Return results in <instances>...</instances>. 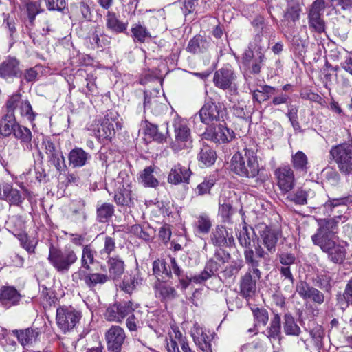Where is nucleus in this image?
Returning <instances> with one entry per match:
<instances>
[{
	"mask_svg": "<svg viewBox=\"0 0 352 352\" xmlns=\"http://www.w3.org/2000/svg\"><path fill=\"white\" fill-rule=\"evenodd\" d=\"M114 212L113 206L104 203L97 208V219L100 222H107Z\"/></svg>",
	"mask_w": 352,
	"mask_h": 352,
	"instance_id": "a18cd8bd",
	"label": "nucleus"
},
{
	"mask_svg": "<svg viewBox=\"0 0 352 352\" xmlns=\"http://www.w3.org/2000/svg\"><path fill=\"white\" fill-rule=\"evenodd\" d=\"M129 189L123 188L114 196L115 201L122 206H127L131 202V194Z\"/></svg>",
	"mask_w": 352,
	"mask_h": 352,
	"instance_id": "13d9d810",
	"label": "nucleus"
},
{
	"mask_svg": "<svg viewBox=\"0 0 352 352\" xmlns=\"http://www.w3.org/2000/svg\"><path fill=\"white\" fill-rule=\"evenodd\" d=\"M254 320L258 324H261L265 326L269 320L267 311L264 308H252Z\"/></svg>",
	"mask_w": 352,
	"mask_h": 352,
	"instance_id": "052dcab7",
	"label": "nucleus"
},
{
	"mask_svg": "<svg viewBox=\"0 0 352 352\" xmlns=\"http://www.w3.org/2000/svg\"><path fill=\"white\" fill-rule=\"evenodd\" d=\"M292 162L293 167L296 171L307 173L308 170V159L307 155L302 151H298L292 155Z\"/></svg>",
	"mask_w": 352,
	"mask_h": 352,
	"instance_id": "f704fd0d",
	"label": "nucleus"
},
{
	"mask_svg": "<svg viewBox=\"0 0 352 352\" xmlns=\"http://www.w3.org/2000/svg\"><path fill=\"white\" fill-rule=\"evenodd\" d=\"M212 227V223L209 216L206 214H201L197 217L195 223V228L200 234H208Z\"/></svg>",
	"mask_w": 352,
	"mask_h": 352,
	"instance_id": "79ce46f5",
	"label": "nucleus"
},
{
	"mask_svg": "<svg viewBox=\"0 0 352 352\" xmlns=\"http://www.w3.org/2000/svg\"><path fill=\"white\" fill-rule=\"evenodd\" d=\"M113 133V125L111 124L109 120H105L98 127L96 133V136L99 140H104L110 138Z\"/></svg>",
	"mask_w": 352,
	"mask_h": 352,
	"instance_id": "49530a36",
	"label": "nucleus"
},
{
	"mask_svg": "<svg viewBox=\"0 0 352 352\" xmlns=\"http://www.w3.org/2000/svg\"><path fill=\"white\" fill-rule=\"evenodd\" d=\"M143 139L146 144L152 143L154 140V128L151 123L146 120L144 121L142 126Z\"/></svg>",
	"mask_w": 352,
	"mask_h": 352,
	"instance_id": "e2e57ef3",
	"label": "nucleus"
},
{
	"mask_svg": "<svg viewBox=\"0 0 352 352\" xmlns=\"http://www.w3.org/2000/svg\"><path fill=\"white\" fill-rule=\"evenodd\" d=\"M203 137L216 144H227L235 138V133L232 129L228 128L226 122L223 121L219 122L218 124H214L207 127L203 133Z\"/></svg>",
	"mask_w": 352,
	"mask_h": 352,
	"instance_id": "423d86ee",
	"label": "nucleus"
},
{
	"mask_svg": "<svg viewBox=\"0 0 352 352\" xmlns=\"http://www.w3.org/2000/svg\"><path fill=\"white\" fill-rule=\"evenodd\" d=\"M13 333L17 337L22 346H30L35 343L38 338L40 331L38 329L27 328L23 330H14Z\"/></svg>",
	"mask_w": 352,
	"mask_h": 352,
	"instance_id": "bb28decb",
	"label": "nucleus"
},
{
	"mask_svg": "<svg viewBox=\"0 0 352 352\" xmlns=\"http://www.w3.org/2000/svg\"><path fill=\"white\" fill-rule=\"evenodd\" d=\"M141 313L139 311H134L132 314L129 316L126 320V327L131 331H136L140 324Z\"/></svg>",
	"mask_w": 352,
	"mask_h": 352,
	"instance_id": "774afa93",
	"label": "nucleus"
},
{
	"mask_svg": "<svg viewBox=\"0 0 352 352\" xmlns=\"http://www.w3.org/2000/svg\"><path fill=\"white\" fill-rule=\"evenodd\" d=\"M90 159L91 155L78 147L72 149L68 155L69 164L73 168L85 166Z\"/></svg>",
	"mask_w": 352,
	"mask_h": 352,
	"instance_id": "393cba45",
	"label": "nucleus"
},
{
	"mask_svg": "<svg viewBox=\"0 0 352 352\" xmlns=\"http://www.w3.org/2000/svg\"><path fill=\"white\" fill-rule=\"evenodd\" d=\"M80 312L72 307H63L57 309L56 323L64 332L73 329L79 322Z\"/></svg>",
	"mask_w": 352,
	"mask_h": 352,
	"instance_id": "9b49d317",
	"label": "nucleus"
},
{
	"mask_svg": "<svg viewBox=\"0 0 352 352\" xmlns=\"http://www.w3.org/2000/svg\"><path fill=\"white\" fill-rule=\"evenodd\" d=\"M195 344L203 352H212V344L209 336L203 331L197 335L192 334Z\"/></svg>",
	"mask_w": 352,
	"mask_h": 352,
	"instance_id": "58836bf2",
	"label": "nucleus"
},
{
	"mask_svg": "<svg viewBox=\"0 0 352 352\" xmlns=\"http://www.w3.org/2000/svg\"><path fill=\"white\" fill-rule=\"evenodd\" d=\"M314 245L319 246L324 252L327 253L329 260L333 263L340 264L345 259L346 249L338 242L337 239L318 241Z\"/></svg>",
	"mask_w": 352,
	"mask_h": 352,
	"instance_id": "9d476101",
	"label": "nucleus"
},
{
	"mask_svg": "<svg viewBox=\"0 0 352 352\" xmlns=\"http://www.w3.org/2000/svg\"><path fill=\"white\" fill-rule=\"evenodd\" d=\"M230 254L223 248L214 251L213 256L205 264L204 270L199 274L190 278V280L197 284H202L212 276H214L225 263L230 261Z\"/></svg>",
	"mask_w": 352,
	"mask_h": 352,
	"instance_id": "f03ea898",
	"label": "nucleus"
},
{
	"mask_svg": "<svg viewBox=\"0 0 352 352\" xmlns=\"http://www.w3.org/2000/svg\"><path fill=\"white\" fill-rule=\"evenodd\" d=\"M330 155L338 165L340 172L349 176L352 173V144L342 143L333 146Z\"/></svg>",
	"mask_w": 352,
	"mask_h": 352,
	"instance_id": "39448f33",
	"label": "nucleus"
},
{
	"mask_svg": "<svg viewBox=\"0 0 352 352\" xmlns=\"http://www.w3.org/2000/svg\"><path fill=\"white\" fill-rule=\"evenodd\" d=\"M280 236L281 232L280 231L268 227H266L262 231L260 236L262 244L270 254L276 252V243Z\"/></svg>",
	"mask_w": 352,
	"mask_h": 352,
	"instance_id": "5701e85b",
	"label": "nucleus"
},
{
	"mask_svg": "<svg viewBox=\"0 0 352 352\" xmlns=\"http://www.w3.org/2000/svg\"><path fill=\"white\" fill-rule=\"evenodd\" d=\"M256 237L254 230L252 228H248L246 225L243 226L237 236L240 245L246 249L251 247V243Z\"/></svg>",
	"mask_w": 352,
	"mask_h": 352,
	"instance_id": "2f4dec72",
	"label": "nucleus"
},
{
	"mask_svg": "<svg viewBox=\"0 0 352 352\" xmlns=\"http://www.w3.org/2000/svg\"><path fill=\"white\" fill-rule=\"evenodd\" d=\"M131 32L134 38L140 42H144L146 38L151 37L146 28L140 24H135L131 28Z\"/></svg>",
	"mask_w": 352,
	"mask_h": 352,
	"instance_id": "6e6d98bb",
	"label": "nucleus"
},
{
	"mask_svg": "<svg viewBox=\"0 0 352 352\" xmlns=\"http://www.w3.org/2000/svg\"><path fill=\"white\" fill-rule=\"evenodd\" d=\"M154 168L152 166L146 167L140 174V182L144 186L153 187L154 186L153 177Z\"/></svg>",
	"mask_w": 352,
	"mask_h": 352,
	"instance_id": "603ef678",
	"label": "nucleus"
},
{
	"mask_svg": "<svg viewBox=\"0 0 352 352\" xmlns=\"http://www.w3.org/2000/svg\"><path fill=\"white\" fill-rule=\"evenodd\" d=\"M261 278H256L248 267V272L241 277L240 294L247 300L252 298L256 292V280Z\"/></svg>",
	"mask_w": 352,
	"mask_h": 352,
	"instance_id": "6ab92c4d",
	"label": "nucleus"
},
{
	"mask_svg": "<svg viewBox=\"0 0 352 352\" xmlns=\"http://www.w3.org/2000/svg\"><path fill=\"white\" fill-rule=\"evenodd\" d=\"M286 200L296 205H305L307 204V193L302 188H298L295 191L288 194Z\"/></svg>",
	"mask_w": 352,
	"mask_h": 352,
	"instance_id": "c03bdc74",
	"label": "nucleus"
},
{
	"mask_svg": "<svg viewBox=\"0 0 352 352\" xmlns=\"http://www.w3.org/2000/svg\"><path fill=\"white\" fill-rule=\"evenodd\" d=\"M104 317L109 321L120 322V312L118 304H114L109 306L105 311Z\"/></svg>",
	"mask_w": 352,
	"mask_h": 352,
	"instance_id": "69168bd1",
	"label": "nucleus"
},
{
	"mask_svg": "<svg viewBox=\"0 0 352 352\" xmlns=\"http://www.w3.org/2000/svg\"><path fill=\"white\" fill-rule=\"evenodd\" d=\"M292 45L295 48V50L300 55L305 53V48L307 46V40L302 38L299 34L294 35L291 41Z\"/></svg>",
	"mask_w": 352,
	"mask_h": 352,
	"instance_id": "0e129e2a",
	"label": "nucleus"
},
{
	"mask_svg": "<svg viewBox=\"0 0 352 352\" xmlns=\"http://www.w3.org/2000/svg\"><path fill=\"white\" fill-rule=\"evenodd\" d=\"M261 37L259 34H256L254 41L250 43L248 49L244 52L242 57L243 64L250 66V63L258 57V52H263V47L261 45Z\"/></svg>",
	"mask_w": 352,
	"mask_h": 352,
	"instance_id": "b1692460",
	"label": "nucleus"
},
{
	"mask_svg": "<svg viewBox=\"0 0 352 352\" xmlns=\"http://www.w3.org/2000/svg\"><path fill=\"white\" fill-rule=\"evenodd\" d=\"M23 100H21V95L19 93L14 94L9 97L6 102L7 113H14L16 109H20V106Z\"/></svg>",
	"mask_w": 352,
	"mask_h": 352,
	"instance_id": "5fc2aeb1",
	"label": "nucleus"
},
{
	"mask_svg": "<svg viewBox=\"0 0 352 352\" xmlns=\"http://www.w3.org/2000/svg\"><path fill=\"white\" fill-rule=\"evenodd\" d=\"M236 79V76L230 67L217 70L213 76V82L216 87L223 90H228L233 94L237 91Z\"/></svg>",
	"mask_w": 352,
	"mask_h": 352,
	"instance_id": "f8f14e48",
	"label": "nucleus"
},
{
	"mask_svg": "<svg viewBox=\"0 0 352 352\" xmlns=\"http://www.w3.org/2000/svg\"><path fill=\"white\" fill-rule=\"evenodd\" d=\"M21 74L20 62L15 57H8L0 64V78L7 81L21 77Z\"/></svg>",
	"mask_w": 352,
	"mask_h": 352,
	"instance_id": "4468645a",
	"label": "nucleus"
},
{
	"mask_svg": "<svg viewBox=\"0 0 352 352\" xmlns=\"http://www.w3.org/2000/svg\"><path fill=\"white\" fill-rule=\"evenodd\" d=\"M276 93L275 87L270 85H263L261 87V90H255L252 93L253 100L261 103L262 102L267 100L272 95Z\"/></svg>",
	"mask_w": 352,
	"mask_h": 352,
	"instance_id": "e433bc0d",
	"label": "nucleus"
},
{
	"mask_svg": "<svg viewBox=\"0 0 352 352\" xmlns=\"http://www.w3.org/2000/svg\"><path fill=\"white\" fill-rule=\"evenodd\" d=\"M22 296L12 286H2L0 288V306L6 309L19 304Z\"/></svg>",
	"mask_w": 352,
	"mask_h": 352,
	"instance_id": "aec40b11",
	"label": "nucleus"
},
{
	"mask_svg": "<svg viewBox=\"0 0 352 352\" xmlns=\"http://www.w3.org/2000/svg\"><path fill=\"white\" fill-rule=\"evenodd\" d=\"M340 215L330 219H320L318 221L319 228L316 234L311 236L313 243L327 239H337L336 236L338 220Z\"/></svg>",
	"mask_w": 352,
	"mask_h": 352,
	"instance_id": "6e6552de",
	"label": "nucleus"
},
{
	"mask_svg": "<svg viewBox=\"0 0 352 352\" xmlns=\"http://www.w3.org/2000/svg\"><path fill=\"white\" fill-rule=\"evenodd\" d=\"M160 273L165 275V277H170L171 274V270L169 266L164 260L155 261V276H160Z\"/></svg>",
	"mask_w": 352,
	"mask_h": 352,
	"instance_id": "338daca9",
	"label": "nucleus"
},
{
	"mask_svg": "<svg viewBox=\"0 0 352 352\" xmlns=\"http://www.w3.org/2000/svg\"><path fill=\"white\" fill-rule=\"evenodd\" d=\"M210 45V41L205 36L197 34L189 41L186 50L193 54H201L206 52Z\"/></svg>",
	"mask_w": 352,
	"mask_h": 352,
	"instance_id": "a878e982",
	"label": "nucleus"
},
{
	"mask_svg": "<svg viewBox=\"0 0 352 352\" xmlns=\"http://www.w3.org/2000/svg\"><path fill=\"white\" fill-rule=\"evenodd\" d=\"M280 317L278 314H274L270 322V327L267 329L269 338L277 339L280 334Z\"/></svg>",
	"mask_w": 352,
	"mask_h": 352,
	"instance_id": "8fccbe9b",
	"label": "nucleus"
},
{
	"mask_svg": "<svg viewBox=\"0 0 352 352\" xmlns=\"http://www.w3.org/2000/svg\"><path fill=\"white\" fill-rule=\"evenodd\" d=\"M199 160L206 166H210L214 164L217 160V153L210 146L204 145L201 148L199 155Z\"/></svg>",
	"mask_w": 352,
	"mask_h": 352,
	"instance_id": "473e14b6",
	"label": "nucleus"
},
{
	"mask_svg": "<svg viewBox=\"0 0 352 352\" xmlns=\"http://www.w3.org/2000/svg\"><path fill=\"white\" fill-rule=\"evenodd\" d=\"M231 169L241 177H256L259 172L256 151L252 148H245L235 153L231 160Z\"/></svg>",
	"mask_w": 352,
	"mask_h": 352,
	"instance_id": "f257e3e1",
	"label": "nucleus"
},
{
	"mask_svg": "<svg viewBox=\"0 0 352 352\" xmlns=\"http://www.w3.org/2000/svg\"><path fill=\"white\" fill-rule=\"evenodd\" d=\"M296 292L304 300H311L315 303L321 305L324 301V294L318 289L310 286L304 281H300L296 285Z\"/></svg>",
	"mask_w": 352,
	"mask_h": 352,
	"instance_id": "a211bd4d",
	"label": "nucleus"
},
{
	"mask_svg": "<svg viewBox=\"0 0 352 352\" xmlns=\"http://www.w3.org/2000/svg\"><path fill=\"white\" fill-rule=\"evenodd\" d=\"M4 192L5 200L8 201L11 204L19 206L23 200L20 192L17 189L12 188L11 184H5Z\"/></svg>",
	"mask_w": 352,
	"mask_h": 352,
	"instance_id": "4c0bfd02",
	"label": "nucleus"
},
{
	"mask_svg": "<svg viewBox=\"0 0 352 352\" xmlns=\"http://www.w3.org/2000/svg\"><path fill=\"white\" fill-rule=\"evenodd\" d=\"M243 267V261L241 259L232 261L222 271L225 278H231L236 276Z\"/></svg>",
	"mask_w": 352,
	"mask_h": 352,
	"instance_id": "09e8293b",
	"label": "nucleus"
},
{
	"mask_svg": "<svg viewBox=\"0 0 352 352\" xmlns=\"http://www.w3.org/2000/svg\"><path fill=\"white\" fill-rule=\"evenodd\" d=\"M316 285L320 287L321 289H323L325 292L328 294H331V291L332 289V278L329 275L327 274H320L317 276L316 280Z\"/></svg>",
	"mask_w": 352,
	"mask_h": 352,
	"instance_id": "864d4df0",
	"label": "nucleus"
},
{
	"mask_svg": "<svg viewBox=\"0 0 352 352\" xmlns=\"http://www.w3.org/2000/svg\"><path fill=\"white\" fill-rule=\"evenodd\" d=\"M352 202L350 197H342L340 198H329L324 204L325 212L329 215L334 217L340 215L347 210L348 205Z\"/></svg>",
	"mask_w": 352,
	"mask_h": 352,
	"instance_id": "2eb2a0df",
	"label": "nucleus"
},
{
	"mask_svg": "<svg viewBox=\"0 0 352 352\" xmlns=\"http://www.w3.org/2000/svg\"><path fill=\"white\" fill-rule=\"evenodd\" d=\"M168 134V121L166 120L161 125L155 124V142L161 143L166 141Z\"/></svg>",
	"mask_w": 352,
	"mask_h": 352,
	"instance_id": "4d7b16f0",
	"label": "nucleus"
},
{
	"mask_svg": "<svg viewBox=\"0 0 352 352\" xmlns=\"http://www.w3.org/2000/svg\"><path fill=\"white\" fill-rule=\"evenodd\" d=\"M191 174L192 172L188 167L177 164L171 168L168 177V182L175 185L182 182L188 184Z\"/></svg>",
	"mask_w": 352,
	"mask_h": 352,
	"instance_id": "4be33fe9",
	"label": "nucleus"
},
{
	"mask_svg": "<svg viewBox=\"0 0 352 352\" xmlns=\"http://www.w3.org/2000/svg\"><path fill=\"white\" fill-rule=\"evenodd\" d=\"M109 280L107 274L101 273H88L85 278V283L89 288L94 287L96 285H102Z\"/></svg>",
	"mask_w": 352,
	"mask_h": 352,
	"instance_id": "37998d69",
	"label": "nucleus"
},
{
	"mask_svg": "<svg viewBox=\"0 0 352 352\" xmlns=\"http://www.w3.org/2000/svg\"><path fill=\"white\" fill-rule=\"evenodd\" d=\"M164 342H166L168 352H192L187 338L182 339L179 342H177V340L173 339H170V342H168L166 338Z\"/></svg>",
	"mask_w": 352,
	"mask_h": 352,
	"instance_id": "c9c22d12",
	"label": "nucleus"
},
{
	"mask_svg": "<svg viewBox=\"0 0 352 352\" xmlns=\"http://www.w3.org/2000/svg\"><path fill=\"white\" fill-rule=\"evenodd\" d=\"M126 335L120 326H112L105 333L107 348L109 352H120Z\"/></svg>",
	"mask_w": 352,
	"mask_h": 352,
	"instance_id": "ddd939ff",
	"label": "nucleus"
},
{
	"mask_svg": "<svg viewBox=\"0 0 352 352\" xmlns=\"http://www.w3.org/2000/svg\"><path fill=\"white\" fill-rule=\"evenodd\" d=\"M17 125L14 113H7L0 121V134L4 137L10 136L14 133Z\"/></svg>",
	"mask_w": 352,
	"mask_h": 352,
	"instance_id": "cd10ccee",
	"label": "nucleus"
},
{
	"mask_svg": "<svg viewBox=\"0 0 352 352\" xmlns=\"http://www.w3.org/2000/svg\"><path fill=\"white\" fill-rule=\"evenodd\" d=\"M95 252L91 245L83 246L80 259L82 268L90 269V265L94 263Z\"/></svg>",
	"mask_w": 352,
	"mask_h": 352,
	"instance_id": "a19ab883",
	"label": "nucleus"
},
{
	"mask_svg": "<svg viewBox=\"0 0 352 352\" xmlns=\"http://www.w3.org/2000/svg\"><path fill=\"white\" fill-rule=\"evenodd\" d=\"M283 330L286 335L289 336H298L301 333L300 327L290 314H285L284 316Z\"/></svg>",
	"mask_w": 352,
	"mask_h": 352,
	"instance_id": "72a5a7b5",
	"label": "nucleus"
},
{
	"mask_svg": "<svg viewBox=\"0 0 352 352\" xmlns=\"http://www.w3.org/2000/svg\"><path fill=\"white\" fill-rule=\"evenodd\" d=\"M265 55L264 52H258V57L254 58L250 66H247L251 74H258L261 72V64L264 61Z\"/></svg>",
	"mask_w": 352,
	"mask_h": 352,
	"instance_id": "680f3d73",
	"label": "nucleus"
},
{
	"mask_svg": "<svg viewBox=\"0 0 352 352\" xmlns=\"http://www.w3.org/2000/svg\"><path fill=\"white\" fill-rule=\"evenodd\" d=\"M325 8L324 0H315L309 10L308 24L309 28L321 34L325 32L326 25L322 16Z\"/></svg>",
	"mask_w": 352,
	"mask_h": 352,
	"instance_id": "1a4fd4ad",
	"label": "nucleus"
},
{
	"mask_svg": "<svg viewBox=\"0 0 352 352\" xmlns=\"http://www.w3.org/2000/svg\"><path fill=\"white\" fill-rule=\"evenodd\" d=\"M210 239L214 246L232 247L234 245V239L232 232L223 226H217L210 235Z\"/></svg>",
	"mask_w": 352,
	"mask_h": 352,
	"instance_id": "dca6fc26",
	"label": "nucleus"
},
{
	"mask_svg": "<svg viewBox=\"0 0 352 352\" xmlns=\"http://www.w3.org/2000/svg\"><path fill=\"white\" fill-rule=\"evenodd\" d=\"M175 133V141L178 146L173 144L174 150L182 149L190 146L191 144L190 130L184 123L175 120L173 123Z\"/></svg>",
	"mask_w": 352,
	"mask_h": 352,
	"instance_id": "f3484780",
	"label": "nucleus"
},
{
	"mask_svg": "<svg viewBox=\"0 0 352 352\" xmlns=\"http://www.w3.org/2000/svg\"><path fill=\"white\" fill-rule=\"evenodd\" d=\"M287 8L285 12L284 17L288 21L287 25L290 21L294 23L298 21L300 16V8L298 0H286Z\"/></svg>",
	"mask_w": 352,
	"mask_h": 352,
	"instance_id": "c756f323",
	"label": "nucleus"
},
{
	"mask_svg": "<svg viewBox=\"0 0 352 352\" xmlns=\"http://www.w3.org/2000/svg\"><path fill=\"white\" fill-rule=\"evenodd\" d=\"M109 276L116 279L121 276L124 271V263L118 256L109 258L108 260Z\"/></svg>",
	"mask_w": 352,
	"mask_h": 352,
	"instance_id": "7c9ffc66",
	"label": "nucleus"
},
{
	"mask_svg": "<svg viewBox=\"0 0 352 352\" xmlns=\"http://www.w3.org/2000/svg\"><path fill=\"white\" fill-rule=\"evenodd\" d=\"M105 21L107 29L113 32L121 33L126 29V25L120 21L114 12H107Z\"/></svg>",
	"mask_w": 352,
	"mask_h": 352,
	"instance_id": "c85d7f7f",
	"label": "nucleus"
},
{
	"mask_svg": "<svg viewBox=\"0 0 352 352\" xmlns=\"http://www.w3.org/2000/svg\"><path fill=\"white\" fill-rule=\"evenodd\" d=\"M116 249L115 239L111 236H106L104 239L103 248L99 251V256L102 259H107L110 254Z\"/></svg>",
	"mask_w": 352,
	"mask_h": 352,
	"instance_id": "de8ad7c7",
	"label": "nucleus"
},
{
	"mask_svg": "<svg viewBox=\"0 0 352 352\" xmlns=\"http://www.w3.org/2000/svg\"><path fill=\"white\" fill-rule=\"evenodd\" d=\"M216 177L214 175H209L206 177L204 181L197 186V195H203L210 193V189L216 183Z\"/></svg>",
	"mask_w": 352,
	"mask_h": 352,
	"instance_id": "3c124183",
	"label": "nucleus"
},
{
	"mask_svg": "<svg viewBox=\"0 0 352 352\" xmlns=\"http://www.w3.org/2000/svg\"><path fill=\"white\" fill-rule=\"evenodd\" d=\"M120 312V322L127 316H130L134 311H135L137 306H133V303L131 301H128L123 304H118Z\"/></svg>",
	"mask_w": 352,
	"mask_h": 352,
	"instance_id": "bf43d9fd",
	"label": "nucleus"
},
{
	"mask_svg": "<svg viewBox=\"0 0 352 352\" xmlns=\"http://www.w3.org/2000/svg\"><path fill=\"white\" fill-rule=\"evenodd\" d=\"M50 263L60 273L67 272L78 259L75 251L70 247L59 249L51 245L47 258Z\"/></svg>",
	"mask_w": 352,
	"mask_h": 352,
	"instance_id": "7ed1b4c3",
	"label": "nucleus"
},
{
	"mask_svg": "<svg viewBox=\"0 0 352 352\" xmlns=\"http://www.w3.org/2000/svg\"><path fill=\"white\" fill-rule=\"evenodd\" d=\"M269 254L270 252L267 250L265 251L259 244L255 247V251L250 248L244 251L245 263L256 278H261L262 262L261 259H263L265 261H268L270 259Z\"/></svg>",
	"mask_w": 352,
	"mask_h": 352,
	"instance_id": "0eeeda50",
	"label": "nucleus"
},
{
	"mask_svg": "<svg viewBox=\"0 0 352 352\" xmlns=\"http://www.w3.org/2000/svg\"><path fill=\"white\" fill-rule=\"evenodd\" d=\"M225 109L220 102L216 103L212 98H209L198 113L195 114L193 120H199L203 124L210 126L215 122L224 121Z\"/></svg>",
	"mask_w": 352,
	"mask_h": 352,
	"instance_id": "20e7f679",
	"label": "nucleus"
},
{
	"mask_svg": "<svg viewBox=\"0 0 352 352\" xmlns=\"http://www.w3.org/2000/svg\"><path fill=\"white\" fill-rule=\"evenodd\" d=\"M278 179V186L281 191L289 192L294 186V175L292 169L289 166H283L275 171Z\"/></svg>",
	"mask_w": 352,
	"mask_h": 352,
	"instance_id": "412c9836",
	"label": "nucleus"
},
{
	"mask_svg": "<svg viewBox=\"0 0 352 352\" xmlns=\"http://www.w3.org/2000/svg\"><path fill=\"white\" fill-rule=\"evenodd\" d=\"M13 134L16 138L20 140L22 143L26 144L28 148H31L32 133L28 128L21 126L18 124Z\"/></svg>",
	"mask_w": 352,
	"mask_h": 352,
	"instance_id": "ea45409f",
	"label": "nucleus"
}]
</instances>
